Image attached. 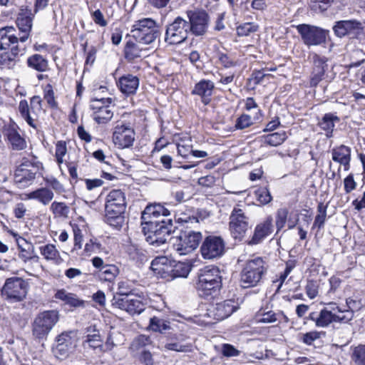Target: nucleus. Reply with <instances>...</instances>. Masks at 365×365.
Masks as SVG:
<instances>
[{"label": "nucleus", "instance_id": "obj_35", "mask_svg": "<svg viewBox=\"0 0 365 365\" xmlns=\"http://www.w3.org/2000/svg\"><path fill=\"white\" fill-rule=\"evenodd\" d=\"M138 43L132 40L127 41L124 48V56L128 61L131 62L142 57V52L145 49L140 48Z\"/></svg>", "mask_w": 365, "mask_h": 365}, {"label": "nucleus", "instance_id": "obj_22", "mask_svg": "<svg viewBox=\"0 0 365 365\" xmlns=\"http://www.w3.org/2000/svg\"><path fill=\"white\" fill-rule=\"evenodd\" d=\"M336 311L337 309H335V307H331V309H328L327 308L322 309L318 314L316 320V327L325 328L333 322L348 323L349 319L351 317V314L347 313L346 316L339 317L336 315Z\"/></svg>", "mask_w": 365, "mask_h": 365}, {"label": "nucleus", "instance_id": "obj_42", "mask_svg": "<svg viewBox=\"0 0 365 365\" xmlns=\"http://www.w3.org/2000/svg\"><path fill=\"white\" fill-rule=\"evenodd\" d=\"M327 205H324L323 202L318 204V214L315 217L312 229L317 228L318 230H320L324 228L327 220Z\"/></svg>", "mask_w": 365, "mask_h": 365}, {"label": "nucleus", "instance_id": "obj_32", "mask_svg": "<svg viewBox=\"0 0 365 365\" xmlns=\"http://www.w3.org/2000/svg\"><path fill=\"white\" fill-rule=\"evenodd\" d=\"M149 327L153 331L165 335L167 338L168 335L172 334V331H174V329L170 325V321L157 317L150 318Z\"/></svg>", "mask_w": 365, "mask_h": 365}, {"label": "nucleus", "instance_id": "obj_13", "mask_svg": "<svg viewBox=\"0 0 365 365\" xmlns=\"http://www.w3.org/2000/svg\"><path fill=\"white\" fill-rule=\"evenodd\" d=\"M296 29L303 43L309 47L325 43L329 34V30L307 24L296 26Z\"/></svg>", "mask_w": 365, "mask_h": 365}, {"label": "nucleus", "instance_id": "obj_58", "mask_svg": "<svg viewBox=\"0 0 365 365\" xmlns=\"http://www.w3.org/2000/svg\"><path fill=\"white\" fill-rule=\"evenodd\" d=\"M186 346L179 344L175 341H168L164 346L166 350L175 351L177 352H188L187 349H185Z\"/></svg>", "mask_w": 365, "mask_h": 365}, {"label": "nucleus", "instance_id": "obj_52", "mask_svg": "<svg viewBox=\"0 0 365 365\" xmlns=\"http://www.w3.org/2000/svg\"><path fill=\"white\" fill-rule=\"evenodd\" d=\"M50 209L54 215L58 216L66 217L69 212V207L64 202H53Z\"/></svg>", "mask_w": 365, "mask_h": 365}, {"label": "nucleus", "instance_id": "obj_49", "mask_svg": "<svg viewBox=\"0 0 365 365\" xmlns=\"http://www.w3.org/2000/svg\"><path fill=\"white\" fill-rule=\"evenodd\" d=\"M322 335H325L324 331H312L302 335V341L307 345H312L314 342L320 339Z\"/></svg>", "mask_w": 365, "mask_h": 365}, {"label": "nucleus", "instance_id": "obj_54", "mask_svg": "<svg viewBox=\"0 0 365 365\" xmlns=\"http://www.w3.org/2000/svg\"><path fill=\"white\" fill-rule=\"evenodd\" d=\"M288 215V210L287 208H280L277 210L276 215V226L279 230L284 227Z\"/></svg>", "mask_w": 365, "mask_h": 365}, {"label": "nucleus", "instance_id": "obj_43", "mask_svg": "<svg viewBox=\"0 0 365 365\" xmlns=\"http://www.w3.org/2000/svg\"><path fill=\"white\" fill-rule=\"evenodd\" d=\"M174 331H172V334L168 335V341H175L179 344L182 346H186L185 349H187V351L190 352L192 351L193 344L191 341L190 337L182 333H175Z\"/></svg>", "mask_w": 365, "mask_h": 365}, {"label": "nucleus", "instance_id": "obj_21", "mask_svg": "<svg viewBox=\"0 0 365 365\" xmlns=\"http://www.w3.org/2000/svg\"><path fill=\"white\" fill-rule=\"evenodd\" d=\"M135 140V132L128 125H120L115 128L113 141L118 148H126L133 145Z\"/></svg>", "mask_w": 365, "mask_h": 365}, {"label": "nucleus", "instance_id": "obj_7", "mask_svg": "<svg viewBox=\"0 0 365 365\" xmlns=\"http://www.w3.org/2000/svg\"><path fill=\"white\" fill-rule=\"evenodd\" d=\"M130 32L135 41L145 45L153 43L160 36V26L151 18L135 21Z\"/></svg>", "mask_w": 365, "mask_h": 365}, {"label": "nucleus", "instance_id": "obj_40", "mask_svg": "<svg viewBox=\"0 0 365 365\" xmlns=\"http://www.w3.org/2000/svg\"><path fill=\"white\" fill-rule=\"evenodd\" d=\"M346 304L347 306L346 309H342L339 306H335V309H337V312L343 314V316H346L347 313L351 314V318L349 319V322L351 321L354 317V312L359 311L361 309L362 307V304L361 300L354 299L352 298H347L346 299Z\"/></svg>", "mask_w": 365, "mask_h": 365}, {"label": "nucleus", "instance_id": "obj_51", "mask_svg": "<svg viewBox=\"0 0 365 365\" xmlns=\"http://www.w3.org/2000/svg\"><path fill=\"white\" fill-rule=\"evenodd\" d=\"M334 0H311L310 7L317 12H323L330 7Z\"/></svg>", "mask_w": 365, "mask_h": 365}, {"label": "nucleus", "instance_id": "obj_20", "mask_svg": "<svg viewBox=\"0 0 365 365\" xmlns=\"http://www.w3.org/2000/svg\"><path fill=\"white\" fill-rule=\"evenodd\" d=\"M19 130L18 125L13 120L5 124L3 128L2 132L5 139L8 141L12 150H22L26 148V140L19 133Z\"/></svg>", "mask_w": 365, "mask_h": 365}, {"label": "nucleus", "instance_id": "obj_59", "mask_svg": "<svg viewBox=\"0 0 365 365\" xmlns=\"http://www.w3.org/2000/svg\"><path fill=\"white\" fill-rule=\"evenodd\" d=\"M66 145L63 141H58L56 145V158L57 161L62 163V158L66 153Z\"/></svg>", "mask_w": 365, "mask_h": 365}, {"label": "nucleus", "instance_id": "obj_46", "mask_svg": "<svg viewBox=\"0 0 365 365\" xmlns=\"http://www.w3.org/2000/svg\"><path fill=\"white\" fill-rule=\"evenodd\" d=\"M287 138L284 131L276 132L267 135L265 138V143L271 146H277L281 145Z\"/></svg>", "mask_w": 365, "mask_h": 365}, {"label": "nucleus", "instance_id": "obj_44", "mask_svg": "<svg viewBox=\"0 0 365 365\" xmlns=\"http://www.w3.org/2000/svg\"><path fill=\"white\" fill-rule=\"evenodd\" d=\"M41 254L46 260H58L60 257L59 252L56 246L52 244H48L39 247Z\"/></svg>", "mask_w": 365, "mask_h": 365}, {"label": "nucleus", "instance_id": "obj_8", "mask_svg": "<svg viewBox=\"0 0 365 365\" xmlns=\"http://www.w3.org/2000/svg\"><path fill=\"white\" fill-rule=\"evenodd\" d=\"M265 261L259 257L248 260L240 273V283L244 288L258 285L267 273Z\"/></svg>", "mask_w": 365, "mask_h": 365}, {"label": "nucleus", "instance_id": "obj_38", "mask_svg": "<svg viewBox=\"0 0 365 365\" xmlns=\"http://www.w3.org/2000/svg\"><path fill=\"white\" fill-rule=\"evenodd\" d=\"M125 336L120 331H110L105 343V351L112 350L115 346L124 344Z\"/></svg>", "mask_w": 365, "mask_h": 365}, {"label": "nucleus", "instance_id": "obj_41", "mask_svg": "<svg viewBox=\"0 0 365 365\" xmlns=\"http://www.w3.org/2000/svg\"><path fill=\"white\" fill-rule=\"evenodd\" d=\"M118 273V269L113 264H106L98 274V278L102 281L111 282Z\"/></svg>", "mask_w": 365, "mask_h": 365}, {"label": "nucleus", "instance_id": "obj_50", "mask_svg": "<svg viewBox=\"0 0 365 365\" xmlns=\"http://www.w3.org/2000/svg\"><path fill=\"white\" fill-rule=\"evenodd\" d=\"M254 123L251 116L248 114L243 113L238 117L235 121V128L237 130H243L249 128Z\"/></svg>", "mask_w": 365, "mask_h": 365}, {"label": "nucleus", "instance_id": "obj_9", "mask_svg": "<svg viewBox=\"0 0 365 365\" xmlns=\"http://www.w3.org/2000/svg\"><path fill=\"white\" fill-rule=\"evenodd\" d=\"M187 24L190 35L196 38H202L208 33L210 16L203 9H188L185 11Z\"/></svg>", "mask_w": 365, "mask_h": 365}, {"label": "nucleus", "instance_id": "obj_12", "mask_svg": "<svg viewBox=\"0 0 365 365\" xmlns=\"http://www.w3.org/2000/svg\"><path fill=\"white\" fill-rule=\"evenodd\" d=\"M189 34L187 19L178 16L165 26L164 40L169 45H178L184 43Z\"/></svg>", "mask_w": 365, "mask_h": 365}, {"label": "nucleus", "instance_id": "obj_1", "mask_svg": "<svg viewBox=\"0 0 365 365\" xmlns=\"http://www.w3.org/2000/svg\"><path fill=\"white\" fill-rule=\"evenodd\" d=\"M18 34L13 26L0 29V65L11 67L16 64L19 55H23L25 47L19 43H24L30 36L33 18L24 14H19L16 20Z\"/></svg>", "mask_w": 365, "mask_h": 365}, {"label": "nucleus", "instance_id": "obj_36", "mask_svg": "<svg viewBox=\"0 0 365 365\" xmlns=\"http://www.w3.org/2000/svg\"><path fill=\"white\" fill-rule=\"evenodd\" d=\"M28 67L38 72H43L48 69V61L40 54H34L27 58Z\"/></svg>", "mask_w": 365, "mask_h": 365}, {"label": "nucleus", "instance_id": "obj_10", "mask_svg": "<svg viewBox=\"0 0 365 365\" xmlns=\"http://www.w3.org/2000/svg\"><path fill=\"white\" fill-rule=\"evenodd\" d=\"M29 283L21 277L7 278L1 289L3 298L9 303L23 302L27 295Z\"/></svg>", "mask_w": 365, "mask_h": 365}, {"label": "nucleus", "instance_id": "obj_60", "mask_svg": "<svg viewBox=\"0 0 365 365\" xmlns=\"http://www.w3.org/2000/svg\"><path fill=\"white\" fill-rule=\"evenodd\" d=\"M151 339L150 336H148L146 335H139L138 336L134 341L133 345L135 346L137 349H140L143 347H145L147 345H149L151 344Z\"/></svg>", "mask_w": 365, "mask_h": 365}, {"label": "nucleus", "instance_id": "obj_39", "mask_svg": "<svg viewBox=\"0 0 365 365\" xmlns=\"http://www.w3.org/2000/svg\"><path fill=\"white\" fill-rule=\"evenodd\" d=\"M172 279L187 277L191 271V265L187 262L172 261Z\"/></svg>", "mask_w": 365, "mask_h": 365}, {"label": "nucleus", "instance_id": "obj_29", "mask_svg": "<svg viewBox=\"0 0 365 365\" xmlns=\"http://www.w3.org/2000/svg\"><path fill=\"white\" fill-rule=\"evenodd\" d=\"M234 304L235 302L232 300H225L217 303L209 311L216 320L221 321L230 317L237 309Z\"/></svg>", "mask_w": 365, "mask_h": 365}, {"label": "nucleus", "instance_id": "obj_62", "mask_svg": "<svg viewBox=\"0 0 365 365\" xmlns=\"http://www.w3.org/2000/svg\"><path fill=\"white\" fill-rule=\"evenodd\" d=\"M17 244L19 250H20L19 257L25 262H26L27 260H30V247H24V245L21 244L19 240H17Z\"/></svg>", "mask_w": 365, "mask_h": 365}, {"label": "nucleus", "instance_id": "obj_4", "mask_svg": "<svg viewBox=\"0 0 365 365\" xmlns=\"http://www.w3.org/2000/svg\"><path fill=\"white\" fill-rule=\"evenodd\" d=\"M126 201L120 190H111L106 197L104 221L110 226L120 230L125 222Z\"/></svg>", "mask_w": 365, "mask_h": 365}, {"label": "nucleus", "instance_id": "obj_33", "mask_svg": "<svg viewBox=\"0 0 365 365\" xmlns=\"http://www.w3.org/2000/svg\"><path fill=\"white\" fill-rule=\"evenodd\" d=\"M54 197L53 192L48 187L38 188L27 195L28 199L36 200L43 205H47Z\"/></svg>", "mask_w": 365, "mask_h": 365}, {"label": "nucleus", "instance_id": "obj_17", "mask_svg": "<svg viewBox=\"0 0 365 365\" xmlns=\"http://www.w3.org/2000/svg\"><path fill=\"white\" fill-rule=\"evenodd\" d=\"M37 168L29 160H25L14 171V180L19 188L30 185L36 178Z\"/></svg>", "mask_w": 365, "mask_h": 365}, {"label": "nucleus", "instance_id": "obj_53", "mask_svg": "<svg viewBox=\"0 0 365 365\" xmlns=\"http://www.w3.org/2000/svg\"><path fill=\"white\" fill-rule=\"evenodd\" d=\"M353 356L356 364L365 365V344H361L355 347Z\"/></svg>", "mask_w": 365, "mask_h": 365}, {"label": "nucleus", "instance_id": "obj_55", "mask_svg": "<svg viewBox=\"0 0 365 365\" xmlns=\"http://www.w3.org/2000/svg\"><path fill=\"white\" fill-rule=\"evenodd\" d=\"M139 361L143 365H154L155 361L152 353L148 350L143 349L139 355Z\"/></svg>", "mask_w": 365, "mask_h": 365}, {"label": "nucleus", "instance_id": "obj_48", "mask_svg": "<svg viewBox=\"0 0 365 365\" xmlns=\"http://www.w3.org/2000/svg\"><path fill=\"white\" fill-rule=\"evenodd\" d=\"M255 195L257 200L262 205H266L272 200V197L267 187L258 188L255 191Z\"/></svg>", "mask_w": 365, "mask_h": 365}, {"label": "nucleus", "instance_id": "obj_45", "mask_svg": "<svg viewBox=\"0 0 365 365\" xmlns=\"http://www.w3.org/2000/svg\"><path fill=\"white\" fill-rule=\"evenodd\" d=\"M259 26L254 22H247L237 26L236 31L238 36H248L258 31Z\"/></svg>", "mask_w": 365, "mask_h": 365}, {"label": "nucleus", "instance_id": "obj_61", "mask_svg": "<svg viewBox=\"0 0 365 365\" xmlns=\"http://www.w3.org/2000/svg\"><path fill=\"white\" fill-rule=\"evenodd\" d=\"M344 190L346 193H349L356 189V183L354 181L353 174H349L344 180Z\"/></svg>", "mask_w": 365, "mask_h": 365}, {"label": "nucleus", "instance_id": "obj_57", "mask_svg": "<svg viewBox=\"0 0 365 365\" xmlns=\"http://www.w3.org/2000/svg\"><path fill=\"white\" fill-rule=\"evenodd\" d=\"M222 353L225 356L231 357L238 356L240 351L230 344H224L222 346Z\"/></svg>", "mask_w": 365, "mask_h": 365}, {"label": "nucleus", "instance_id": "obj_5", "mask_svg": "<svg viewBox=\"0 0 365 365\" xmlns=\"http://www.w3.org/2000/svg\"><path fill=\"white\" fill-rule=\"evenodd\" d=\"M125 282H119L118 292L111 299V305L130 314H140L145 309V297L143 294H138L133 290H124Z\"/></svg>", "mask_w": 365, "mask_h": 365}, {"label": "nucleus", "instance_id": "obj_64", "mask_svg": "<svg viewBox=\"0 0 365 365\" xmlns=\"http://www.w3.org/2000/svg\"><path fill=\"white\" fill-rule=\"evenodd\" d=\"M215 182V178L212 175H206L198 179V184L204 187H212Z\"/></svg>", "mask_w": 365, "mask_h": 365}, {"label": "nucleus", "instance_id": "obj_27", "mask_svg": "<svg viewBox=\"0 0 365 365\" xmlns=\"http://www.w3.org/2000/svg\"><path fill=\"white\" fill-rule=\"evenodd\" d=\"M214 89L215 84L212 81L202 79L195 85L191 94L200 96L202 103L208 105L211 102Z\"/></svg>", "mask_w": 365, "mask_h": 365}, {"label": "nucleus", "instance_id": "obj_23", "mask_svg": "<svg viewBox=\"0 0 365 365\" xmlns=\"http://www.w3.org/2000/svg\"><path fill=\"white\" fill-rule=\"evenodd\" d=\"M312 59L313 68L310 75L309 84L311 87H317L324 78L325 72L328 68L327 63L328 58L314 53Z\"/></svg>", "mask_w": 365, "mask_h": 365}, {"label": "nucleus", "instance_id": "obj_16", "mask_svg": "<svg viewBox=\"0 0 365 365\" xmlns=\"http://www.w3.org/2000/svg\"><path fill=\"white\" fill-rule=\"evenodd\" d=\"M225 251V242L220 236L209 235L205 238L200 247L202 257L205 259H217Z\"/></svg>", "mask_w": 365, "mask_h": 365}, {"label": "nucleus", "instance_id": "obj_30", "mask_svg": "<svg viewBox=\"0 0 365 365\" xmlns=\"http://www.w3.org/2000/svg\"><path fill=\"white\" fill-rule=\"evenodd\" d=\"M117 86L123 94L133 95L139 86V78L132 74L124 75L118 79Z\"/></svg>", "mask_w": 365, "mask_h": 365}, {"label": "nucleus", "instance_id": "obj_18", "mask_svg": "<svg viewBox=\"0 0 365 365\" xmlns=\"http://www.w3.org/2000/svg\"><path fill=\"white\" fill-rule=\"evenodd\" d=\"M112 98H95L91 102L90 108L93 111V120L98 124L108 122L113 117V113L110 108Z\"/></svg>", "mask_w": 365, "mask_h": 365}, {"label": "nucleus", "instance_id": "obj_26", "mask_svg": "<svg viewBox=\"0 0 365 365\" xmlns=\"http://www.w3.org/2000/svg\"><path fill=\"white\" fill-rule=\"evenodd\" d=\"M172 261L164 256L155 257L150 264L153 272L166 280H172Z\"/></svg>", "mask_w": 365, "mask_h": 365}, {"label": "nucleus", "instance_id": "obj_25", "mask_svg": "<svg viewBox=\"0 0 365 365\" xmlns=\"http://www.w3.org/2000/svg\"><path fill=\"white\" fill-rule=\"evenodd\" d=\"M272 217L268 216L263 222L257 224L255 228L252 237L247 242L249 245L261 243L273 232Z\"/></svg>", "mask_w": 365, "mask_h": 365}, {"label": "nucleus", "instance_id": "obj_63", "mask_svg": "<svg viewBox=\"0 0 365 365\" xmlns=\"http://www.w3.org/2000/svg\"><path fill=\"white\" fill-rule=\"evenodd\" d=\"M218 59L222 66L225 68H231L235 66V62L225 53H220Z\"/></svg>", "mask_w": 365, "mask_h": 365}, {"label": "nucleus", "instance_id": "obj_31", "mask_svg": "<svg viewBox=\"0 0 365 365\" xmlns=\"http://www.w3.org/2000/svg\"><path fill=\"white\" fill-rule=\"evenodd\" d=\"M54 297L71 307H83L85 305V302L79 299L76 294L68 292L63 289L58 290Z\"/></svg>", "mask_w": 365, "mask_h": 365}, {"label": "nucleus", "instance_id": "obj_14", "mask_svg": "<svg viewBox=\"0 0 365 365\" xmlns=\"http://www.w3.org/2000/svg\"><path fill=\"white\" fill-rule=\"evenodd\" d=\"M58 321V312L46 311L40 313L34 319L32 333L36 339H46L48 334Z\"/></svg>", "mask_w": 365, "mask_h": 365}, {"label": "nucleus", "instance_id": "obj_19", "mask_svg": "<svg viewBox=\"0 0 365 365\" xmlns=\"http://www.w3.org/2000/svg\"><path fill=\"white\" fill-rule=\"evenodd\" d=\"M76 334L72 331H63L56 338V345L53 347L55 356L61 360L67 358L73 348Z\"/></svg>", "mask_w": 365, "mask_h": 365}, {"label": "nucleus", "instance_id": "obj_6", "mask_svg": "<svg viewBox=\"0 0 365 365\" xmlns=\"http://www.w3.org/2000/svg\"><path fill=\"white\" fill-rule=\"evenodd\" d=\"M222 287L220 269L215 266H206L199 270L196 288L200 296L208 298L217 296Z\"/></svg>", "mask_w": 365, "mask_h": 365}, {"label": "nucleus", "instance_id": "obj_56", "mask_svg": "<svg viewBox=\"0 0 365 365\" xmlns=\"http://www.w3.org/2000/svg\"><path fill=\"white\" fill-rule=\"evenodd\" d=\"M46 182L58 194L65 192L63 185L55 178H46Z\"/></svg>", "mask_w": 365, "mask_h": 365}, {"label": "nucleus", "instance_id": "obj_34", "mask_svg": "<svg viewBox=\"0 0 365 365\" xmlns=\"http://www.w3.org/2000/svg\"><path fill=\"white\" fill-rule=\"evenodd\" d=\"M340 118L334 113H325L322 120L319 121L318 125L321 129L326 132L327 138L332 137L333 131L335 127V123L339 122Z\"/></svg>", "mask_w": 365, "mask_h": 365}, {"label": "nucleus", "instance_id": "obj_28", "mask_svg": "<svg viewBox=\"0 0 365 365\" xmlns=\"http://www.w3.org/2000/svg\"><path fill=\"white\" fill-rule=\"evenodd\" d=\"M331 153L333 161L343 166L345 171H348L350 169L351 150L349 147L341 145L332 148Z\"/></svg>", "mask_w": 365, "mask_h": 365}, {"label": "nucleus", "instance_id": "obj_11", "mask_svg": "<svg viewBox=\"0 0 365 365\" xmlns=\"http://www.w3.org/2000/svg\"><path fill=\"white\" fill-rule=\"evenodd\" d=\"M250 217L239 205L235 206L229 216V231L232 237L242 241L250 229Z\"/></svg>", "mask_w": 365, "mask_h": 365}, {"label": "nucleus", "instance_id": "obj_47", "mask_svg": "<svg viewBox=\"0 0 365 365\" xmlns=\"http://www.w3.org/2000/svg\"><path fill=\"white\" fill-rule=\"evenodd\" d=\"M257 320L259 323H274L278 321L277 313L273 311L262 312L259 310L257 314Z\"/></svg>", "mask_w": 365, "mask_h": 365}, {"label": "nucleus", "instance_id": "obj_15", "mask_svg": "<svg viewBox=\"0 0 365 365\" xmlns=\"http://www.w3.org/2000/svg\"><path fill=\"white\" fill-rule=\"evenodd\" d=\"M364 29V23L355 19L336 21L332 26L334 35L339 38H356L363 32Z\"/></svg>", "mask_w": 365, "mask_h": 365}, {"label": "nucleus", "instance_id": "obj_2", "mask_svg": "<svg viewBox=\"0 0 365 365\" xmlns=\"http://www.w3.org/2000/svg\"><path fill=\"white\" fill-rule=\"evenodd\" d=\"M170 212L159 203L148 205L141 215L142 231L146 241L150 245L160 246L166 242L168 238L176 228L173 220H154L161 215L168 217Z\"/></svg>", "mask_w": 365, "mask_h": 365}, {"label": "nucleus", "instance_id": "obj_37", "mask_svg": "<svg viewBox=\"0 0 365 365\" xmlns=\"http://www.w3.org/2000/svg\"><path fill=\"white\" fill-rule=\"evenodd\" d=\"M93 331V334H88L86 336V342H87L90 347L93 349H98L101 351H105V344H103V339L101 336L100 335L99 331H97L94 329V327H89L87 329V332Z\"/></svg>", "mask_w": 365, "mask_h": 365}, {"label": "nucleus", "instance_id": "obj_3", "mask_svg": "<svg viewBox=\"0 0 365 365\" xmlns=\"http://www.w3.org/2000/svg\"><path fill=\"white\" fill-rule=\"evenodd\" d=\"M177 221L185 224L184 228L180 231L179 235L175 238L173 242V247L180 255H185L196 250L202 240V234L199 231L192 230L191 225H197L198 218L195 216L179 217Z\"/></svg>", "mask_w": 365, "mask_h": 365}, {"label": "nucleus", "instance_id": "obj_24", "mask_svg": "<svg viewBox=\"0 0 365 365\" xmlns=\"http://www.w3.org/2000/svg\"><path fill=\"white\" fill-rule=\"evenodd\" d=\"M41 99L38 96H34L31 98V106L29 108L26 100H21L19 104V111L21 116L26 120V122L32 128H37L36 123V114L33 110L34 106H38L41 108Z\"/></svg>", "mask_w": 365, "mask_h": 365}]
</instances>
